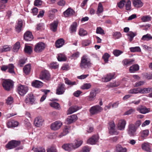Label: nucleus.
Listing matches in <instances>:
<instances>
[{
    "label": "nucleus",
    "instance_id": "a18cd8bd",
    "mask_svg": "<svg viewBox=\"0 0 152 152\" xmlns=\"http://www.w3.org/2000/svg\"><path fill=\"white\" fill-rule=\"evenodd\" d=\"M141 137L143 138L147 137L149 134V131L148 129L142 131L141 132Z\"/></svg>",
    "mask_w": 152,
    "mask_h": 152
},
{
    "label": "nucleus",
    "instance_id": "f257e3e1",
    "mask_svg": "<svg viewBox=\"0 0 152 152\" xmlns=\"http://www.w3.org/2000/svg\"><path fill=\"white\" fill-rule=\"evenodd\" d=\"M91 63L88 56L84 55L81 57L80 67L82 69H88L91 67Z\"/></svg>",
    "mask_w": 152,
    "mask_h": 152
},
{
    "label": "nucleus",
    "instance_id": "49530a36",
    "mask_svg": "<svg viewBox=\"0 0 152 152\" xmlns=\"http://www.w3.org/2000/svg\"><path fill=\"white\" fill-rule=\"evenodd\" d=\"M151 17L149 15L143 16L141 18L142 20L145 22L151 21Z\"/></svg>",
    "mask_w": 152,
    "mask_h": 152
},
{
    "label": "nucleus",
    "instance_id": "a211bd4d",
    "mask_svg": "<svg viewBox=\"0 0 152 152\" xmlns=\"http://www.w3.org/2000/svg\"><path fill=\"white\" fill-rule=\"evenodd\" d=\"M77 116L75 114L72 115L68 117L66 119L68 124H69L75 122L77 119Z\"/></svg>",
    "mask_w": 152,
    "mask_h": 152
},
{
    "label": "nucleus",
    "instance_id": "a19ab883",
    "mask_svg": "<svg viewBox=\"0 0 152 152\" xmlns=\"http://www.w3.org/2000/svg\"><path fill=\"white\" fill-rule=\"evenodd\" d=\"M24 50L25 53L30 54L32 52V49L30 46L25 45Z\"/></svg>",
    "mask_w": 152,
    "mask_h": 152
},
{
    "label": "nucleus",
    "instance_id": "cd10ccee",
    "mask_svg": "<svg viewBox=\"0 0 152 152\" xmlns=\"http://www.w3.org/2000/svg\"><path fill=\"white\" fill-rule=\"evenodd\" d=\"M64 40L62 38L59 39L57 40L55 42V45L56 48H60L64 45Z\"/></svg>",
    "mask_w": 152,
    "mask_h": 152
},
{
    "label": "nucleus",
    "instance_id": "393cba45",
    "mask_svg": "<svg viewBox=\"0 0 152 152\" xmlns=\"http://www.w3.org/2000/svg\"><path fill=\"white\" fill-rule=\"evenodd\" d=\"M31 85L35 88H40L43 86V83L40 81L35 80L32 83Z\"/></svg>",
    "mask_w": 152,
    "mask_h": 152
},
{
    "label": "nucleus",
    "instance_id": "603ef678",
    "mask_svg": "<svg viewBox=\"0 0 152 152\" xmlns=\"http://www.w3.org/2000/svg\"><path fill=\"white\" fill-rule=\"evenodd\" d=\"M34 152H45V150L44 148L43 147H38L34 149L32 148Z\"/></svg>",
    "mask_w": 152,
    "mask_h": 152
},
{
    "label": "nucleus",
    "instance_id": "aec40b11",
    "mask_svg": "<svg viewBox=\"0 0 152 152\" xmlns=\"http://www.w3.org/2000/svg\"><path fill=\"white\" fill-rule=\"evenodd\" d=\"M115 74L114 73H110L107 74L104 77V82H107L110 81L111 80L114 79L115 78Z\"/></svg>",
    "mask_w": 152,
    "mask_h": 152
},
{
    "label": "nucleus",
    "instance_id": "5701e85b",
    "mask_svg": "<svg viewBox=\"0 0 152 152\" xmlns=\"http://www.w3.org/2000/svg\"><path fill=\"white\" fill-rule=\"evenodd\" d=\"M134 61V60L133 59H125L122 61L123 65L126 66H129L133 64Z\"/></svg>",
    "mask_w": 152,
    "mask_h": 152
},
{
    "label": "nucleus",
    "instance_id": "72a5a7b5",
    "mask_svg": "<svg viewBox=\"0 0 152 152\" xmlns=\"http://www.w3.org/2000/svg\"><path fill=\"white\" fill-rule=\"evenodd\" d=\"M70 127L69 126H66L64 129L63 132L58 136L59 138H61L62 137L67 134L69 132V130Z\"/></svg>",
    "mask_w": 152,
    "mask_h": 152
},
{
    "label": "nucleus",
    "instance_id": "7ed1b4c3",
    "mask_svg": "<svg viewBox=\"0 0 152 152\" xmlns=\"http://www.w3.org/2000/svg\"><path fill=\"white\" fill-rule=\"evenodd\" d=\"M137 127L133 124H130L127 130V133L130 137H133L135 135Z\"/></svg>",
    "mask_w": 152,
    "mask_h": 152
},
{
    "label": "nucleus",
    "instance_id": "412c9836",
    "mask_svg": "<svg viewBox=\"0 0 152 152\" xmlns=\"http://www.w3.org/2000/svg\"><path fill=\"white\" fill-rule=\"evenodd\" d=\"M126 124V121L124 120H121L119 121L118 127L120 130H124L125 128Z\"/></svg>",
    "mask_w": 152,
    "mask_h": 152
},
{
    "label": "nucleus",
    "instance_id": "9d476101",
    "mask_svg": "<svg viewBox=\"0 0 152 152\" xmlns=\"http://www.w3.org/2000/svg\"><path fill=\"white\" fill-rule=\"evenodd\" d=\"M98 91H99V90L97 89L92 90L89 95L88 96V100L89 101L94 100Z\"/></svg>",
    "mask_w": 152,
    "mask_h": 152
},
{
    "label": "nucleus",
    "instance_id": "79ce46f5",
    "mask_svg": "<svg viewBox=\"0 0 152 152\" xmlns=\"http://www.w3.org/2000/svg\"><path fill=\"white\" fill-rule=\"evenodd\" d=\"M103 11V8L102 4L99 2L98 4V9L96 12L97 13L98 15Z\"/></svg>",
    "mask_w": 152,
    "mask_h": 152
},
{
    "label": "nucleus",
    "instance_id": "f8f14e48",
    "mask_svg": "<svg viewBox=\"0 0 152 152\" xmlns=\"http://www.w3.org/2000/svg\"><path fill=\"white\" fill-rule=\"evenodd\" d=\"M35 101L34 97L33 94H29L25 100V102L27 104H33Z\"/></svg>",
    "mask_w": 152,
    "mask_h": 152
},
{
    "label": "nucleus",
    "instance_id": "58836bf2",
    "mask_svg": "<svg viewBox=\"0 0 152 152\" xmlns=\"http://www.w3.org/2000/svg\"><path fill=\"white\" fill-rule=\"evenodd\" d=\"M20 44L19 42H16L13 46L12 49L13 51L15 52H17L20 48Z\"/></svg>",
    "mask_w": 152,
    "mask_h": 152
},
{
    "label": "nucleus",
    "instance_id": "4c0bfd02",
    "mask_svg": "<svg viewBox=\"0 0 152 152\" xmlns=\"http://www.w3.org/2000/svg\"><path fill=\"white\" fill-rule=\"evenodd\" d=\"M151 39H152V36L149 34L143 36L141 38V40L143 41H148Z\"/></svg>",
    "mask_w": 152,
    "mask_h": 152
},
{
    "label": "nucleus",
    "instance_id": "423d86ee",
    "mask_svg": "<svg viewBox=\"0 0 152 152\" xmlns=\"http://www.w3.org/2000/svg\"><path fill=\"white\" fill-rule=\"evenodd\" d=\"M45 48L44 43L40 42L37 43L35 46L34 50L36 53H40L42 52Z\"/></svg>",
    "mask_w": 152,
    "mask_h": 152
},
{
    "label": "nucleus",
    "instance_id": "2f4dec72",
    "mask_svg": "<svg viewBox=\"0 0 152 152\" xmlns=\"http://www.w3.org/2000/svg\"><path fill=\"white\" fill-rule=\"evenodd\" d=\"M142 149L148 152H151V149L150 148L148 144L144 143L142 145Z\"/></svg>",
    "mask_w": 152,
    "mask_h": 152
},
{
    "label": "nucleus",
    "instance_id": "bb28decb",
    "mask_svg": "<svg viewBox=\"0 0 152 152\" xmlns=\"http://www.w3.org/2000/svg\"><path fill=\"white\" fill-rule=\"evenodd\" d=\"M127 151V149L126 148H123L120 145L118 144L116 146L115 152H126Z\"/></svg>",
    "mask_w": 152,
    "mask_h": 152
},
{
    "label": "nucleus",
    "instance_id": "0eeeda50",
    "mask_svg": "<svg viewBox=\"0 0 152 152\" xmlns=\"http://www.w3.org/2000/svg\"><path fill=\"white\" fill-rule=\"evenodd\" d=\"M66 89L65 85L63 83H60L57 86L56 90V94L61 95L63 94Z\"/></svg>",
    "mask_w": 152,
    "mask_h": 152
},
{
    "label": "nucleus",
    "instance_id": "09e8293b",
    "mask_svg": "<svg viewBox=\"0 0 152 152\" xmlns=\"http://www.w3.org/2000/svg\"><path fill=\"white\" fill-rule=\"evenodd\" d=\"M113 36L115 39H118L121 37V34L120 32L116 31L113 32Z\"/></svg>",
    "mask_w": 152,
    "mask_h": 152
},
{
    "label": "nucleus",
    "instance_id": "774afa93",
    "mask_svg": "<svg viewBox=\"0 0 152 152\" xmlns=\"http://www.w3.org/2000/svg\"><path fill=\"white\" fill-rule=\"evenodd\" d=\"M109 57V54L107 53H105L103 56L102 58L105 62H108Z\"/></svg>",
    "mask_w": 152,
    "mask_h": 152
},
{
    "label": "nucleus",
    "instance_id": "7c9ffc66",
    "mask_svg": "<svg viewBox=\"0 0 152 152\" xmlns=\"http://www.w3.org/2000/svg\"><path fill=\"white\" fill-rule=\"evenodd\" d=\"M141 88H134L128 91V93L130 94H137L141 93Z\"/></svg>",
    "mask_w": 152,
    "mask_h": 152
},
{
    "label": "nucleus",
    "instance_id": "4d7b16f0",
    "mask_svg": "<svg viewBox=\"0 0 152 152\" xmlns=\"http://www.w3.org/2000/svg\"><path fill=\"white\" fill-rule=\"evenodd\" d=\"M131 1L130 0H128L125 4L126 9L127 10H129L131 8Z\"/></svg>",
    "mask_w": 152,
    "mask_h": 152
},
{
    "label": "nucleus",
    "instance_id": "69168bd1",
    "mask_svg": "<svg viewBox=\"0 0 152 152\" xmlns=\"http://www.w3.org/2000/svg\"><path fill=\"white\" fill-rule=\"evenodd\" d=\"M0 50L1 52L7 51L10 50V47L8 45H4L1 48Z\"/></svg>",
    "mask_w": 152,
    "mask_h": 152
},
{
    "label": "nucleus",
    "instance_id": "ddd939ff",
    "mask_svg": "<svg viewBox=\"0 0 152 152\" xmlns=\"http://www.w3.org/2000/svg\"><path fill=\"white\" fill-rule=\"evenodd\" d=\"M23 38L26 41H31L33 39V36L31 32L29 31H27L24 34Z\"/></svg>",
    "mask_w": 152,
    "mask_h": 152
},
{
    "label": "nucleus",
    "instance_id": "2eb2a0df",
    "mask_svg": "<svg viewBox=\"0 0 152 152\" xmlns=\"http://www.w3.org/2000/svg\"><path fill=\"white\" fill-rule=\"evenodd\" d=\"M23 27V21L21 19L19 20L15 26L16 31L18 33H20L22 30Z\"/></svg>",
    "mask_w": 152,
    "mask_h": 152
},
{
    "label": "nucleus",
    "instance_id": "c85d7f7f",
    "mask_svg": "<svg viewBox=\"0 0 152 152\" xmlns=\"http://www.w3.org/2000/svg\"><path fill=\"white\" fill-rule=\"evenodd\" d=\"M2 86L5 90L9 91L10 90V80H5L3 82Z\"/></svg>",
    "mask_w": 152,
    "mask_h": 152
},
{
    "label": "nucleus",
    "instance_id": "dca6fc26",
    "mask_svg": "<svg viewBox=\"0 0 152 152\" xmlns=\"http://www.w3.org/2000/svg\"><path fill=\"white\" fill-rule=\"evenodd\" d=\"M62 148L65 151H70L74 149V145L73 144H64L62 146Z\"/></svg>",
    "mask_w": 152,
    "mask_h": 152
},
{
    "label": "nucleus",
    "instance_id": "e433bc0d",
    "mask_svg": "<svg viewBox=\"0 0 152 152\" xmlns=\"http://www.w3.org/2000/svg\"><path fill=\"white\" fill-rule=\"evenodd\" d=\"M128 37V38L130 42H131L133 40L134 37L136 35V34L133 32H129L127 34Z\"/></svg>",
    "mask_w": 152,
    "mask_h": 152
},
{
    "label": "nucleus",
    "instance_id": "39448f33",
    "mask_svg": "<svg viewBox=\"0 0 152 152\" xmlns=\"http://www.w3.org/2000/svg\"><path fill=\"white\" fill-rule=\"evenodd\" d=\"M28 90V87L20 84L17 88L18 92L21 96H23L25 95Z\"/></svg>",
    "mask_w": 152,
    "mask_h": 152
},
{
    "label": "nucleus",
    "instance_id": "a878e982",
    "mask_svg": "<svg viewBox=\"0 0 152 152\" xmlns=\"http://www.w3.org/2000/svg\"><path fill=\"white\" fill-rule=\"evenodd\" d=\"M77 23L76 22H73L70 26L69 30L71 33H74L76 31Z\"/></svg>",
    "mask_w": 152,
    "mask_h": 152
},
{
    "label": "nucleus",
    "instance_id": "8fccbe9b",
    "mask_svg": "<svg viewBox=\"0 0 152 152\" xmlns=\"http://www.w3.org/2000/svg\"><path fill=\"white\" fill-rule=\"evenodd\" d=\"M57 59L59 61H64L66 60V58L64 55L60 54H58Z\"/></svg>",
    "mask_w": 152,
    "mask_h": 152
},
{
    "label": "nucleus",
    "instance_id": "6e6552de",
    "mask_svg": "<svg viewBox=\"0 0 152 152\" xmlns=\"http://www.w3.org/2000/svg\"><path fill=\"white\" fill-rule=\"evenodd\" d=\"M137 110L140 113L145 114L150 111V109L147 108L145 106L142 105H140L136 108Z\"/></svg>",
    "mask_w": 152,
    "mask_h": 152
},
{
    "label": "nucleus",
    "instance_id": "37998d69",
    "mask_svg": "<svg viewBox=\"0 0 152 152\" xmlns=\"http://www.w3.org/2000/svg\"><path fill=\"white\" fill-rule=\"evenodd\" d=\"M91 85L90 83H84L81 86V88L83 89H88L91 88Z\"/></svg>",
    "mask_w": 152,
    "mask_h": 152
},
{
    "label": "nucleus",
    "instance_id": "f3484780",
    "mask_svg": "<svg viewBox=\"0 0 152 152\" xmlns=\"http://www.w3.org/2000/svg\"><path fill=\"white\" fill-rule=\"evenodd\" d=\"M75 13V12L73 10L69 8L64 12L63 14L65 17H67L73 15Z\"/></svg>",
    "mask_w": 152,
    "mask_h": 152
},
{
    "label": "nucleus",
    "instance_id": "c756f323",
    "mask_svg": "<svg viewBox=\"0 0 152 152\" xmlns=\"http://www.w3.org/2000/svg\"><path fill=\"white\" fill-rule=\"evenodd\" d=\"M58 24V21H54L50 24V29L53 32H56L57 31Z\"/></svg>",
    "mask_w": 152,
    "mask_h": 152
},
{
    "label": "nucleus",
    "instance_id": "f704fd0d",
    "mask_svg": "<svg viewBox=\"0 0 152 152\" xmlns=\"http://www.w3.org/2000/svg\"><path fill=\"white\" fill-rule=\"evenodd\" d=\"M139 66L137 64H135L131 66L129 69L130 72H134L139 69Z\"/></svg>",
    "mask_w": 152,
    "mask_h": 152
},
{
    "label": "nucleus",
    "instance_id": "5fc2aeb1",
    "mask_svg": "<svg viewBox=\"0 0 152 152\" xmlns=\"http://www.w3.org/2000/svg\"><path fill=\"white\" fill-rule=\"evenodd\" d=\"M109 132L111 135H118L119 132L115 130V128H109Z\"/></svg>",
    "mask_w": 152,
    "mask_h": 152
},
{
    "label": "nucleus",
    "instance_id": "e2e57ef3",
    "mask_svg": "<svg viewBox=\"0 0 152 152\" xmlns=\"http://www.w3.org/2000/svg\"><path fill=\"white\" fill-rule=\"evenodd\" d=\"M19 123L17 121L12 120L11 121V124H10V128L15 127L17 126Z\"/></svg>",
    "mask_w": 152,
    "mask_h": 152
},
{
    "label": "nucleus",
    "instance_id": "864d4df0",
    "mask_svg": "<svg viewBox=\"0 0 152 152\" xmlns=\"http://www.w3.org/2000/svg\"><path fill=\"white\" fill-rule=\"evenodd\" d=\"M49 67L51 69H56L58 67V65L56 62H53L49 65Z\"/></svg>",
    "mask_w": 152,
    "mask_h": 152
},
{
    "label": "nucleus",
    "instance_id": "c03bdc74",
    "mask_svg": "<svg viewBox=\"0 0 152 152\" xmlns=\"http://www.w3.org/2000/svg\"><path fill=\"white\" fill-rule=\"evenodd\" d=\"M78 34L80 36H84L87 35V32L83 28H81L79 29Z\"/></svg>",
    "mask_w": 152,
    "mask_h": 152
},
{
    "label": "nucleus",
    "instance_id": "9b49d317",
    "mask_svg": "<svg viewBox=\"0 0 152 152\" xmlns=\"http://www.w3.org/2000/svg\"><path fill=\"white\" fill-rule=\"evenodd\" d=\"M44 121L41 117H37L35 119L34 124L36 126L39 127L42 125Z\"/></svg>",
    "mask_w": 152,
    "mask_h": 152
},
{
    "label": "nucleus",
    "instance_id": "6e6d98bb",
    "mask_svg": "<svg viewBox=\"0 0 152 152\" xmlns=\"http://www.w3.org/2000/svg\"><path fill=\"white\" fill-rule=\"evenodd\" d=\"M129 50L131 52H132L140 51V48L139 47H131L129 48Z\"/></svg>",
    "mask_w": 152,
    "mask_h": 152
},
{
    "label": "nucleus",
    "instance_id": "c9c22d12",
    "mask_svg": "<svg viewBox=\"0 0 152 152\" xmlns=\"http://www.w3.org/2000/svg\"><path fill=\"white\" fill-rule=\"evenodd\" d=\"M64 81L65 83L69 86H72L73 85H76V83L75 81L72 82L67 78L64 79Z\"/></svg>",
    "mask_w": 152,
    "mask_h": 152
},
{
    "label": "nucleus",
    "instance_id": "de8ad7c7",
    "mask_svg": "<svg viewBox=\"0 0 152 152\" xmlns=\"http://www.w3.org/2000/svg\"><path fill=\"white\" fill-rule=\"evenodd\" d=\"M50 105L51 107L56 109H59L60 107L59 104L55 102H53L50 103Z\"/></svg>",
    "mask_w": 152,
    "mask_h": 152
},
{
    "label": "nucleus",
    "instance_id": "0e129e2a",
    "mask_svg": "<svg viewBox=\"0 0 152 152\" xmlns=\"http://www.w3.org/2000/svg\"><path fill=\"white\" fill-rule=\"evenodd\" d=\"M125 3L126 1L125 0H122L118 3L117 5L121 9L124 6Z\"/></svg>",
    "mask_w": 152,
    "mask_h": 152
},
{
    "label": "nucleus",
    "instance_id": "bf43d9fd",
    "mask_svg": "<svg viewBox=\"0 0 152 152\" xmlns=\"http://www.w3.org/2000/svg\"><path fill=\"white\" fill-rule=\"evenodd\" d=\"M8 0H0V9H3L5 7V4L7 2Z\"/></svg>",
    "mask_w": 152,
    "mask_h": 152
},
{
    "label": "nucleus",
    "instance_id": "680f3d73",
    "mask_svg": "<svg viewBox=\"0 0 152 152\" xmlns=\"http://www.w3.org/2000/svg\"><path fill=\"white\" fill-rule=\"evenodd\" d=\"M96 33L102 35L105 34L104 31L101 27H97L96 30Z\"/></svg>",
    "mask_w": 152,
    "mask_h": 152
},
{
    "label": "nucleus",
    "instance_id": "1a4fd4ad",
    "mask_svg": "<svg viewBox=\"0 0 152 152\" xmlns=\"http://www.w3.org/2000/svg\"><path fill=\"white\" fill-rule=\"evenodd\" d=\"M98 140L99 137L98 135H94L91 137L88 140L87 142L90 144L94 145L95 144L98 142Z\"/></svg>",
    "mask_w": 152,
    "mask_h": 152
},
{
    "label": "nucleus",
    "instance_id": "4468645a",
    "mask_svg": "<svg viewBox=\"0 0 152 152\" xmlns=\"http://www.w3.org/2000/svg\"><path fill=\"white\" fill-rule=\"evenodd\" d=\"M62 125V123L59 121H57L51 124V128L53 130H57L59 129Z\"/></svg>",
    "mask_w": 152,
    "mask_h": 152
},
{
    "label": "nucleus",
    "instance_id": "b1692460",
    "mask_svg": "<svg viewBox=\"0 0 152 152\" xmlns=\"http://www.w3.org/2000/svg\"><path fill=\"white\" fill-rule=\"evenodd\" d=\"M80 107L77 106H72L69 107L68 110V114H70L78 110Z\"/></svg>",
    "mask_w": 152,
    "mask_h": 152
},
{
    "label": "nucleus",
    "instance_id": "4be33fe9",
    "mask_svg": "<svg viewBox=\"0 0 152 152\" xmlns=\"http://www.w3.org/2000/svg\"><path fill=\"white\" fill-rule=\"evenodd\" d=\"M133 5L135 7L140 8L143 5V3L141 0H132Z\"/></svg>",
    "mask_w": 152,
    "mask_h": 152
},
{
    "label": "nucleus",
    "instance_id": "6ab92c4d",
    "mask_svg": "<svg viewBox=\"0 0 152 152\" xmlns=\"http://www.w3.org/2000/svg\"><path fill=\"white\" fill-rule=\"evenodd\" d=\"M21 144L20 140H12L10 141V149L14 148L19 145Z\"/></svg>",
    "mask_w": 152,
    "mask_h": 152
},
{
    "label": "nucleus",
    "instance_id": "3c124183",
    "mask_svg": "<svg viewBox=\"0 0 152 152\" xmlns=\"http://www.w3.org/2000/svg\"><path fill=\"white\" fill-rule=\"evenodd\" d=\"M83 141L80 140H76L74 145V149L80 147L82 144Z\"/></svg>",
    "mask_w": 152,
    "mask_h": 152
},
{
    "label": "nucleus",
    "instance_id": "13d9d810",
    "mask_svg": "<svg viewBox=\"0 0 152 152\" xmlns=\"http://www.w3.org/2000/svg\"><path fill=\"white\" fill-rule=\"evenodd\" d=\"M46 150L47 152H57L56 147L53 146L48 148Z\"/></svg>",
    "mask_w": 152,
    "mask_h": 152
},
{
    "label": "nucleus",
    "instance_id": "f03ea898",
    "mask_svg": "<svg viewBox=\"0 0 152 152\" xmlns=\"http://www.w3.org/2000/svg\"><path fill=\"white\" fill-rule=\"evenodd\" d=\"M40 79L45 81H49L50 80V75L49 72L45 70L42 71L39 75Z\"/></svg>",
    "mask_w": 152,
    "mask_h": 152
},
{
    "label": "nucleus",
    "instance_id": "473e14b6",
    "mask_svg": "<svg viewBox=\"0 0 152 152\" xmlns=\"http://www.w3.org/2000/svg\"><path fill=\"white\" fill-rule=\"evenodd\" d=\"M31 69V65L28 64L25 66L23 68V71L24 73L26 75H28L30 72Z\"/></svg>",
    "mask_w": 152,
    "mask_h": 152
},
{
    "label": "nucleus",
    "instance_id": "052dcab7",
    "mask_svg": "<svg viewBox=\"0 0 152 152\" xmlns=\"http://www.w3.org/2000/svg\"><path fill=\"white\" fill-rule=\"evenodd\" d=\"M123 52L118 50H115L113 51V54L115 56H118L122 53Z\"/></svg>",
    "mask_w": 152,
    "mask_h": 152
},
{
    "label": "nucleus",
    "instance_id": "ea45409f",
    "mask_svg": "<svg viewBox=\"0 0 152 152\" xmlns=\"http://www.w3.org/2000/svg\"><path fill=\"white\" fill-rule=\"evenodd\" d=\"M141 94H146L152 91V87L141 88Z\"/></svg>",
    "mask_w": 152,
    "mask_h": 152
},
{
    "label": "nucleus",
    "instance_id": "20e7f679",
    "mask_svg": "<svg viewBox=\"0 0 152 152\" xmlns=\"http://www.w3.org/2000/svg\"><path fill=\"white\" fill-rule=\"evenodd\" d=\"M103 110L101 107L96 105L91 107L89 110V111L91 115H94L100 112Z\"/></svg>",
    "mask_w": 152,
    "mask_h": 152
},
{
    "label": "nucleus",
    "instance_id": "338daca9",
    "mask_svg": "<svg viewBox=\"0 0 152 152\" xmlns=\"http://www.w3.org/2000/svg\"><path fill=\"white\" fill-rule=\"evenodd\" d=\"M7 69H8V72H10V64H8V65H3L1 67V70L2 71H5Z\"/></svg>",
    "mask_w": 152,
    "mask_h": 152
}]
</instances>
